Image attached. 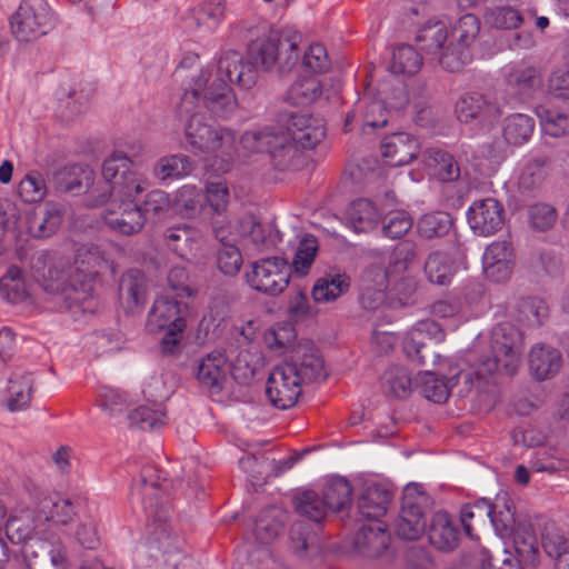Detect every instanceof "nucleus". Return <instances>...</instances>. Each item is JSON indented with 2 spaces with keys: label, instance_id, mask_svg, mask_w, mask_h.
<instances>
[{
  "label": "nucleus",
  "instance_id": "e433bc0d",
  "mask_svg": "<svg viewBox=\"0 0 569 569\" xmlns=\"http://www.w3.org/2000/svg\"><path fill=\"white\" fill-rule=\"evenodd\" d=\"M33 389L32 373L28 371H17L9 378L7 388L8 399L7 408L9 411H19L28 407Z\"/></svg>",
  "mask_w": 569,
  "mask_h": 569
},
{
  "label": "nucleus",
  "instance_id": "774afa93",
  "mask_svg": "<svg viewBox=\"0 0 569 569\" xmlns=\"http://www.w3.org/2000/svg\"><path fill=\"white\" fill-rule=\"evenodd\" d=\"M412 227V219L406 211L390 212L383 221V234L390 239L402 238Z\"/></svg>",
  "mask_w": 569,
  "mask_h": 569
},
{
  "label": "nucleus",
  "instance_id": "3c124183",
  "mask_svg": "<svg viewBox=\"0 0 569 569\" xmlns=\"http://www.w3.org/2000/svg\"><path fill=\"white\" fill-rule=\"evenodd\" d=\"M352 488L343 477L330 479L323 490V499L332 511H340L351 502Z\"/></svg>",
  "mask_w": 569,
  "mask_h": 569
},
{
  "label": "nucleus",
  "instance_id": "58836bf2",
  "mask_svg": "<svg viewBox=\"0 0 569 569\" xmlns=\"http://www.w3.org/2000/svg\"><path fill=\"white\" fill-rule=\"evenodd\" d=\"M453 227V218L446 211H432L422 214L417 221V233L423 240L446 237Z\"/></svg>",
  "mask_w": 569,
  "mask_h": 569
},
{
  "label": "nucleus",
  "instance_id": "72a5a7b5",
  "mask_svg": "<svg viewBox=\"0 0 569 569\" xmlns=\"http://www.w3.org/2000/svg\"><path fill=\"white\" fill-rule=\"evenodd\" d=\"M506 84L512 94L523 100L530 97L532 91L539 87L538 71L536 68L523 63L513 66L506 74Z\"/></svg>",
  "mask_w": 569,
  "mask_h": 569
},
{
  "label": "nucleus",
  "instance_id": "9b49d317",
  "mask_svg": "<svg viewBox=\"0 0 569 569\" xmlns=\"http://www.w3.org/2000/svg\"><path fill=\"white\" fill-rule=\"evenodd\" d=\"M170 481L166 477V472L153 467L146 466L142 468L140 479L133 483L130 491L132 501H139L148 516L153 517V523L166 521L159 512L160 492L168 490Z\"/></svg>",
  "mask_w": 569,
  "mask_h": 569
},
{
  "label": "nucleus",
  "instance_id": "6ab92c4d",
  "mask_svg": "<svg viewBox=\"0 0 569 569\" xmlns=\"http://www.w3.org/2000/svg\"><path fill=\"white\" fill-rule=\"evenodd\" d=\"M467 221L476 234L480 237L492 236L503 226V206L491 197L476 200L468 209Z\"/></svg>",
  "mask_w": 569,
  "mask_h": 569
},
{
  "label": "nucleus",
  "instance_id": "13d9d810",
  "mask_svg": "<svg viewBox=\"0 0 569 569\" xmlns=\"http://www.w3.org/2000/svg\"><path fill=\"white\" fill-rule=\"evenodd\" d=\"M47 194V184L43 177L31 171L19 182L18 196L26 203H34L41 201Z\"/></svg>",
  "mask_w": 569,
  "mask_h": 569
},
{
  "label": "nucleus",
  "instance_id": "9d476101",
  "mask_svg": "<svg viewBox=\"0 0 569 569\" xmlns=\"http://www.w3.org/2000/svg\"><path fill=\"white\" fill-rule=\"evenodd\" d=\"M200 78H202V86L199 89V99L196 101V103L199 104V110L204 108L216 118L228 119L237 108V100L230 88V83L232 82L226 74H220L218 70L217 78L209 87H206L208 73L201 70L200 74L193 79V86L191 88L197 87L196 83ZM233 83L237 84L236 82Z\"/></svg>",
  "mask_w": 569,
  "mask_h": 569
},
{
  "label": "nucleus",
  "instance_id": "5fc2aeb1",
  "mask_svg": "<svg viewBox=\"0 0 569 569\" xmlns=\"http://www.w3.org/2000/svg\"><path fill=\"white\" fill-rule=\"evenodd\" d=\"M417 257L418 250L416 242L403 240L395 247L388 267L393 276L402 274L416 261Z\"/></svg>",
  "mask_w": 569,
  "mask_h": 569
},
{
  "label": "nucleus",
  "instance_id": "c756f323",
  "mask_svg": "<svg viewBox=\"0 0 569 569\" xmlns=\"http://www.w3.org/2000/svg\"><path fill=\"white\" fill-rule=\"evenodd\" d=\"M228 358L224 352L214 350L207 355L199 363L197 379L209 390L220 391L227 377Z\"/></svg>",
  "mask_w": 569,
  "mask_h": 569
},
{
  "label": "nucleus",
  "instance_id": "f03ea898",
  "mask_svg": "<svg viewBox=\"0 0 569 569\" xmlns=\"http://www.w3.org/2000/svg\"><path fill=\"white\" fill-rule=\"evenodd\" d=\"M301 34L291 29L271 31L248 43L246 59L234 50L224 52L219 59V72L236 82L240 89H251L258 79L259 69L270 70L278 64L280 72L290 71L299 60Z\"/></svg>",
  "mask_w": 569,
  "mask_h": 569
},
{
  "label": "nucleus",
  "instance_id": "4be33fe9",
  "mask_svg": "<svg viewBox=\"0 0 569 569\" xmlns=\"http://www.w3.org/2000/svg\"><path fill=\"white\" fill-rule=\"evenodd\" d=\"M381 154L392 167L409 164L417 158L420 146L418 140L407 132H396L385 137L380 143Z\"/></svg>",
  "mask_w": 569,
  "mask_h": 569
},
{
  "label": "nucleus",
  "instance_id": "a19ab883",
  "mask_svg": "<svg viewBox=\"0 0 569 569\" xmlns=\"http://www.w3.org/2000/svg\"><path fill=\"white\" fill-rule=\"evenodd\" d=\"M290 549L299 559H309L319 553L317 535L306 522H296L290 528Z\"/></svg>",
  "mask_w": 569,
  "mask_h": 569
},
{
  "label": "nucleus",
  "instance_id": "ea45409f",
  "mask_svg": "<svg viewBox=\"0 0 569 569\" xmlns=\"http://www.w3.org/2000/svg\"><path fill=\"white\" fill-rule=\"evenodd\" d=\"M535 126V119L530 116L523 113L511 114L503 120V139L509 146H522L530 140Z\"/></svg>",
  "mask_w": 569,
  "mask_h": 569
},
{
  "label": "nucleus",
  "instance_id": "f8f14e48",
  "mask_svg": "<svg viewBox=\"0 0 569 569\" xmlns=\"http://www.w3.org/2000/svg\"><path fill=\"white\" fill-rule=\"evenodd\" d=\"M176 550H178V537L172 536L171 526L167 521L153 523L150 537L136 549L134 569H162L160 556L163 557Z\"/></svg>",
  "mask_w": 569,
  "mask_h": 569
},
{
  "label": "nucleus",
  "instance_id": "680f3d73",
  "mask_svg": "<svg viewBox=\"0 0 569 569\" xmlns=\"http://www.w3.org/2000/svg\"><path fill=\"white\" fill-rule=\"evenodd\" d=\"M417 281L413 277L402 276L389 290V305L391 308H402L413 303Z\"/></svg>",
  "mask_w": 569,
  "mask_h": 569
},
{
  "label": "nucleus",
  "instance_id": "cd10ccee",
  "mask_svg": "<svg viewBox=\"0 0 569 569\" xmlns=\"http://www.w3.org/2000/svg\"><path fill=\"white\" fill-rule=\"evenodd\" d=\"M562 366V357L558 349L543 345H535L529 353V369L538 381L552 378Z\"/></svg>",
  "mask_w": 569,
  "mask_h": 569
},
{
  "label": "nucleus",
  "instance_id": "0e129e2a",
  "mask_svg": "<svg viewBox=\"0 0 569 569\" xmlns=\"http://www.w3.org/2000/svg\"><path fill=\"white\" fill-rule=\"evenodd\" d=\"M249 238L258 250H266L274 247L280 240L281 234L273 224H262L253 221L249 231Z\"/></svg>",
  "mask_w": 569,
  "mask_h": 569
},
{
  "label": "nucleus",
  "instance_id": "e2e57ef3",
  "mask_svg": "<svg viewBox=\"0 0 569 569\" xmlns=\"http://www.w3.org/2000/svg\"><path fill=\"white\" fill-rule=\"evenodd\" d=\"M223 13V0H208L194 12L192 19L197 27L204 26L212 30L220 23Z\"/></svg>",
  "mask_w": 569,
  "mask_h": 569
},
{
  "label": "nucleus",
  "instance_id": "473e14b6",
  "mask_svg": "<svg viewBox=\"0 0 569 569\" xmlns=\"http://www.w3.org/2000/svg\"><path fill=\"white\" fill-rule=\"evenodd\" d=\"M509 538H512L516 557L522 563L531 567L539 563L538 540L529 522L519 521Z\"/></svg>",
  "mask_w": 569,
  "mask_h": 569
},
{
  "label": "nucleus",
  "instance_id": "412c9836",
  "mask_svg": "<svg viewBox=\"0 0 569 569\" xmlns=\"http://www.w3.org/2000/svg\"><path fill=\"white\" fill-rule=\"evenodd\" d=\"M459 371H469V369H460L458 366H453L450 368V377H439L435 372L423 371L418 376V387L423 397L436 403L445 402L453 388L460 385L462 387L458 390V395L463 396L470 391L471 387L460 393L466 388V385L463 378H453Z\"/></svg>",
  "mask_w": 569,
  "mask_h": 569
},
{
  "label": "nucleus",
  "instance_id": "79ce46f5",
  "mask_svg": "<svg viewBox=\"0 0 569 569\" xmlns=\"http://www.w3.org/2000/svg\"><path fill=\"white\" fill-rule=\"evenodd\" d=\"M282 510L276 507H268L260 511L254 521L253 533L261 543L273 541L283 528Z\"/></svg>",
  "mask_w": 569,
  "mask_h": 569
},
{
  "label": "nucleus",
  "instance_id": "052dcab7",
  "mask_svg": "<svg viewBox=\"0 0 569 569\" xmlns=\"http://www.w3.org/2000/svg\"><path fill=\"white\" fill-rule=\"evenodd\" d=\"M486 22L497 29H516L521 26V13L512 7H495L485 13Z\"/></svg>",
  "mask_w": 569,
  "mask_h": 569
},
{
  "label": "nucleus",
  "instance_id": "2eb2a0df",
  "mask_svg": "<svg viewBox=\"0 0 569 569\" xmlns=\"http://www.w3.org/2000/svg\"><path fill=\"white\" fill-rule=\"evenodd\" d=\"M445 338V332L440 325L435 320H421L417 322L408 332L403 340V352L407 358L418 366L427 363V357L433 360L436 353L428 345L429 341L440 342Z\"/></svg>",
  "mask_w": 569,
  "mask_h": 569
},
{
  "label": "nucleus",
  "instance_id": "ddd939ff",
  "mask_svg": "<svg viewBox=\"0 0 569 569\" xmlns=\"http://www.w3.org/2000/svg\"><path fill=\"white\" fill-rule=\"evenodd\" d=\"M460 268H467V248L457 241L452 252L431 250L426 257L423 272L429 282L448 286Z\"/></svg>",
  "mask_w": 569,
  "mask_h": 569
},
{
  "label": "nucleus",
  "instance_id": "a18cd8bd",
  "mask_svg": "<svg viewBox=\"0 0 569 569\" xmlns=\"http://www.w3.org/2000/svg\"><path fill=\"white\" fill-rule=\"evenodd\" d=\"M193 169V163L186 154H171L160 158L154 167L153 174L164 181L180 179L188 176Z\"/></svg>",
  "mask_w": 569,
  "mask_h": 569
},
{
  "label": "nucleus",
  "instance_id": "7ed1b4c3",
  "mask_svg": "<svg viewBox=\"0 0 569 569\" xmlns=\"http://www.w3.org/2000/svg\"><path fill=\"white\" fill-rule=\"evenodd\" d=\"M522 332L511 322H501L492 328L490 337L489 356L483 355L477 359L470 353L469 361H473L469 371H459L453 378H463L468 390L473 385V379L486 380L495 372L513 376L517 372L519 356L523 349Z\"/></svg>",
  "mask_w": 569,
  "mask_h": 569
},
{
  "label": "nucleus",
  "instance_id": "8fccbe9b",
  "mask_svg": "<svg viewBox=\"0 0 569 569\" xmlns=\"http://www.w3.org/2000/svg\"><path fill=\"white\" fill-rule=\"evenodd\" d=\"M214 234L221 243L216 254L218 269L223 274L233 277L240 271L243 263L242 254L236 244L223 241L220 231L214 230Z\"/></svg>",
  "mask_w": 569,
  "mask_h": 569
},
{
  "label": "nucleus",
  "instance_id": "5701e85b",
  "mask_svg": "<svg viewBox=\"0 0 569 569\" xmlns=\"http://www.w3.org/2000/svg\"><path fill=\"white\" fill-rule=\"evenodd\" d=\"M96 178L94 171L84 164H70L57 169L51 174V183L58 192L80 196Z\"/></svg>",
  "mask_w": 569,
  "mask_h": 569
},
{
  "label": "nucleus",
  "instance_id": "69168bd1",
  "mask_svg": "<svg viewBox=\"0 0 569 569\" xmlns=\"http://www.w3.org/2000/svg\"><path fill=\"white\" fill-rule=\"evenodd\" d=\"M529 222L531 228L538 231L550 230L558 220V212L549 203H536L529 208Z\"/></svg>",
  "mask_w": 569,
  "mask_h": 569
},
{
  "label": "nucleus",
  "instance_id": "1a4fd4ad",
  "mask_svg": "<svg viewBox=\"0 0 569 569\" xmlns=\"http://www.w3.org/2000/svg\"><path fill=\"white\" fill-rule=\"evenodd\" d=\"M102 177L112 187L114 198H134L144 190V181L137 172L133 161L116 151L102 163Z\"/></svg>",
  "mask_w": 569,
  "mask_h": 569
},
{
  "label": "nucleus",
  "instance_id": "4c0bfd02",
  "mask_svg": "<svg viewBox=\"0 0 569 569\" xmlns=\"http://www.w3.org/2000/svg\"><path fill=\"white\" fill-rule=\"evenodd\" d=\"M350 288V277L345 272H330L319 278L312 288V297L319 303L335 301Z\"/></svg>",
  "mask_w": 569,
  "mask_h": 569
},
{
  "label": "nucleus",
  "instance_id": "bf43d9fd",
  "mask_svg": "<svg viewBox=\"0 0 569 569\" xmlns=\"http://www.w3.org/2000/svg\"><path fill=\"white\" fill-rule=\"evenodd\" d=\"M537 116L546 134L557 138L569 132V116L566 113L541 107Z\"/></svg>",
  "mask_w": 569,
  "mask_h": 569
},
{
  "label": "nucleus",
  "instance_id": "338daca9",
  "mask_svg": "<svg viewBox=\"0 0 569 569\" xmlns=\"http://www.w3.org/2000/svg\"><path fill=\"white\" fill-rule=\"evenodd\" d=\"M489 518L496 533L502 539L509 538L512 530L518 525L515 519V512L507 502L503 503L502 508H500L498 503H495Z\"/></svg>",
  "mask_w": 569,
  "mask_h": 569
},
{
  "label": "nucleus",
  "instance_id": "b1692460",
  "mask_svg": "<svg viewBox=\"0 0 569 569\" xmlns=\"http://www.w3.org/2000/svg\"><path fill=\"white\" fill-rule=\"evenodd\" d=\"M390 535L381 521L363 523L355 533L353 548L365 557H378L389 546Z\"/></svg>",
  "mask_w": 569,
  "mask_h": 569
},
{
  "label": "nucleus",
  "instance_id": "4d7b16f0",
  "mask_svg": "<svg viewBox=\"0 0 569 569\" xmlns=\"http://www.w3.org/2000/svg\"><path fill=\"white\" fill-rule=\"evenodd\" d=\"M318 240L312 234H306L298 244L293 261L292 268L295 271L301 276H306L315 261L316 254L318 252Z\"/></svg>",
  "mask_w": 569,
  "mask_h": 569
},
{
  "label": "nucleus",
  "instance_id": "c03bdc74",
  "mask_svg": "<svg viewBox=\"0 0 569 569\" xmlns=\"http://www.w3.org/2000/svg\"><path fill=\"white\" fill-rule=\"evenodd\" d=\"M517 320L528 327H539L549 317V308L538 297H526L516 305Z\"/></svg>",
  "mask_w": 569,
  "mask_h": 569
},
{
  "label": "nucleus",
  "instance_id": "09e8293b",
  "mask_svg": "<svg viewBox=\"0 0 569 569\" xmlns=\"http://www.w3.org/2000/svg\"><path fill=\"white\" fill-rule=\"evenodd\" d=\"M422 66L420 53L409 44H401L393 50L390 69L398 74H416Z\"/></svg>",
  "mask_w": 569,
  "mask_h": 569
},
{
  "label": "nucleus",
  "instance_id": "2f4dec72",
  "mask_svg": "<svg viewBox=\"0 0 569 569\" xmlns=\"http://www.w3.org/2000/svg\"><path fill=\"white\" fill-rule=\"evenodd\" d=\"M62 218L63 207L59 203L47 202L43 210L33 212L28 218V231L33 238H48L58 230Z\"/></svg>",
  "mask_w": 569,
  "mask_h": 569
},
{
  "label": "nucleus",
  "instance_id": "39448f33",
  "mask_svg": "<svg viewBox=\"0 0 569 569\" xmlns=\"http://www.w3.org/2000/svg\"><path fill=\"white\" fill-rule=\"evenodd\" d=\"M93 273L78 266L59 268L53 266L48 270L44 290L54 297V303L60 308L71 309L82 305L93 291Z\"/></svg>",
  "mask_w": 569,
  "mask_h": 569
},
{
  "label": "nucleus",
  "instance_id": "a878e982",
  "mask_svg": "<svg viewBox=\"0 0 569 569\" xmlns=\"http://www.w3.org/2000/svg\"><path fill=\"white\" fill-rule=\"evenodd\" d=\"M148 283L144 273L139 269L124 272L119 281V296L129 313L142 309L147 301Z\"/></svg>",
  "mask_w": 569,
  "mask_h": 569
},
{
  "label": "nucleus",
  "instance_id": "dca6fc26",
  "mask_svg": "<svg viewBox=\"0 0 569 569\" xmlns=\"http://www.w3.org/2000/svg\"><path fill=\"white\" fill-rule=\"evenodd\" d=\"M106 226L123 236L139 233L146 224V217L133 198H114L103 217Z\"/></svg>",
  "mask_w": 569,
  "mask_h": 569
},
{
  "label": "nucleus",
  "instance_id": "864d4df0",
  "mask_svg": "<svg viewBox=\"0 0 569 569\" xmlns=\"http://www.w3.org/2000/svg\"><path fill=\"white\" fill-rule=\"evenodd\" d=\"M0 293L9 302L18 303L28 297L22 271L17 266H11L0 279Z\"/></svg>",
  "mask_w": 569,
  "mask_h": 569
},
{
  "label": "nucleus",
  "instance_id": "393cba45",
  "mask_svg": "<svg viewBox=\"0 0 569 569\" xmlns=\"http://www.w3.org/2000/svg\"><path fill=\"white\" fill-rule=\"evenodd\" d=\"M511 243L495 241L490 243L482 256V266L487 277L496 282L506 281L512 271Z\"/></svg>",
  "mask_w": 569,
  "mask_h": 569
},
{
  "label": "nucleus",
  "instance_id": "4468645a",
  "mask_svg": "<svg viewBox=\"0 0 569 569\" xmlns=\"http://www.w3.org/2000/svg\"><path fill=\"white\" fill-rule=\"evenodd\" d=\"M282 363L302 385L317 382L327 377L323 358L310 341L295 346Z\"/></svg>",
  "mask_w": 569,
  "mask_h": 569
},
{
  "label": "nucleus",
  "instance_id": "c85d7f7f",
  "mask_svg": "<svg viewBox=\"0 0 569 569\" xmlns=\"http://www.w3.org/2000/svg\"><path fill=\"white\" fill-rule=\"evenodd\" d=\"M392 492L383 485H369L358 498L359 513L368 521H380L388 510Z\"/></svg>",
  "mask_w": 569,
  "mask_h": 569
},
{
  "label": "nucleus",
  "instance_id": "6e6d98bb",
  "mask_svg": "<svg viewBox=\"0 0 569 569\" xmlns=\"http://www.w3.org/2000/svg\"><path fill=\"white\" fill-rule=\"evenodd\" d=\"M127 418L132 425L143 430H152L164 425L166 413L161 405H157L156 408L140 406L130 411Z\"/></svg>",
  "mask_w": 569,
  "mask_h": 569
},
{
  "label": "nucleus",
  "instance_id": "603ef678",
  "mask_svg": "<svg viewBox=\"0 0 569 569\" xmlns=\"http://www.w3.org/2000/svg\"><path fill=\"white\" fill-rule=\"evenodd\" d=\"M381 380L386 390L396 398H407L411 392V377L403 367L392 366L388 368Z\"/></svg>",
  "mask_w": 569,
  "mask_h": 569
},
{
  "label": "nucleus",
  "instance_id": "c9c22d12",
  "mask_svg": "<svg viewBox=\"0 0 569 569\" xmlns=\"http://www.w3.org/2000/svg\"><path fill=\"white\" fill-rule=\"evenodd\" d=\"M346 219L355 232H368L378 224L379 212L370 200L360 198L350 203Z\"/></svg>",
  "mask_w": 569,
  "mask_h": 569
},
{
  "label": "nucleus",
  "instance_id": "bb28decb",
  "mask_svg": "<svg viewBox=\"0 0 569 569\" xmlns=\"http://www.w3.org/2000/svg\"><path fill=\"white\" fill-rule=\"evenodd\" d=\"M415 41L421 51L435 57L440 64V58L447 51L449 43L446 23L436 19L428 20L418 29Z\"/></svg>",
  "mask_w": 569,
  "mask_h": 569
},
{
  "label": "nucleus",
  "instance_id": "20e7f679",
  "mask_svg": "<svg viewBox=\"0 0 569 569\" xmlns=\"http://www.w3.org/2000/svg\"><path fill=\"white\" fill-rule=\"evenodd\" d=\"M196 88L184 91L178 107V114L186 118L184 138L189 149L197 153H210L221 150L231 158L236 152L237 134L228 128L214 127L199 110V89L202 78L197 81Z\"/></svg>",
  "mask_w": 569,
  "mask_h": 569
},
{
  "label": "nucleus",
  "instance_id": "f704fd0d",
  "mask_svg": "<svg viewBox=\"0 0 569 569\" xmlns=\"http://www.w3.org/2000/svg\"><path fill=\"white\" fill-rule=\"evenodd\" d=\"M428 168L442 182L457 181L460 177V167L455 157L441 148H428L425 151Z\"/></svg>",
  "mask_w": 569,
  "mask_h": 569
},
{
  "label": "nucleus",
  "instance_id": "37998d69",
  "mask_svg": "<svg viewBox=\"0 0 569 569\" xmlns=\"http://www.w3.org/2000/svg\"><path fill=\"white\" fill-rule=\"evenodd\" d=\"M321 94V82L316 77H305L290 86L284 100L292 106L307 107L317 101Z\"/></svg>",
  "mask_w": 569,
  "mask_h": 569
},
{
  "label": "nucleus",
  "instance_id": "aec40b11",
  "mask_svg": "<svg viewBox=\"0 0 569 569\" xmlns=\"http://www.w3.org/2000/svg\"><path fill=\"white\" fill-rule=\"evenodd\" d=\"M455 112L460 122L478 120L486 127L493 126L501 117L500 108L479 92L462 94L456 102Z\"/></svg>",
  "mask_w": 569,
  "mask_h": 569
},
{
  "label": "nucleus",
  "instance_id": "a211bd4d",
  "mask_svg": "<svg viewBox=\"0 0 569 569\" xmlns=\"http://www.w3.org/2000/svg\"><path fill=\"white\" fill-rule=\"evenodd\" d=\"M301 386L299 378L289 373L283 363H280L268 377L266 395L273 407L286 410L297 403L302 391Z\"/></svg>",
  "mask_w": 569,
  "mask_h": 569
},
{
  "label": "nucleus",
  "instance_id": "0eeeda50",
  "mask_svg": "<svg viewBox=\"0 0 569 569\" xmlns=\"http://www.w3.org/2000/svg\"><path fill=\"white\" fill-rule=\"evenodd\" d=\"M480 32V21L472 13H466L453 24L447 51L440 58V66L450 72L460 71L471 59L470 46Z\"/></svg>",
  "mask_w": 569,
  "mask_h": 569
},
{
  "label": "nucleus",
  "instance_id": "f3484780",
  "mask_svg": "<svg viewBox=\"0 0 569 569\" xmlns=\"http://www.w3.org/2000/svg\"><path fill=\"white\" fill-rule=\"evenodd\" d=\"M186 305L170 296L157 298L148 313L146 328L151 333L162 330L184 331Z\"/></svg>",
  "mask_w": 569,
  "mask_h": 569
},
{
  "label": "nucleus",
  "instance_id": "423d86ee",
  "mask_svg": "<svg viewBox=\"0 0 569 569\" xmlns=\"http://www.w3.org/2000/svg\"><path fill=\"white\" fill-rule=\"evenodd\" d=\"M10 24L18 41L29 42L51 32L58 24V16L46 0H22Z\"/></svg>",
  "mask_w": 569,
  "mask_h": 569
},
{
  "label": "nucleus",
  "instance_id": "7c9ffc66",
  "mask_svg": "<svg viewBox=\"0 0 569 569\" xmlns=\"http://www.w3.org/2000/svg\"><path fill=\"white\" fill-rule=\"evenodd\" d=\"M428 538L439 550H452L459 540V528L448 512L440 511L432 516Z\"/></svg>",
  "mask_w": 569,
  "mask_h": 569
},
{
  "label": "nucleus",
  "instance_id": "f257e3e1",
  "mask_svg": "<svg viewBox=\"0 0 569 569\" xmlns=\"http://www.w3.org/2000/svg\"><path fill=\"white\" fill-rule=\"evenodd\" d=\"M326 136L323 119L305 112L280 111L278 123L247 130L240 139L250 152H267L274 168L287 170L300 157L297 146L313 149Z\"/></svg>",
  "mask_w": 569,
  "mask_h": 569
},
{
  "label": "nucleus",
  "instance_id": "49530a36",
  "mask_svg": "<svg viewBox=\"0 0 569 569\" xmlns=\"http://www.w3.org/2000/svg\"><path fill=\"white\" fill-rule=\"evenodd\" d=\"M297 512L319 523L328 513L329 507L322 496L313 490H306L295 498Z\"/></svg>",
  "mask_w": 569,
  "mask_h": 569
},
{
  "label": "nucleus",
  "instance_id": "6e6552de",
  "mask_svg": "<svg viewBox=\"0 0 569 569\" xmlns=\"http://www.w3.org/2000/svg\"><path fill=\"white\" fill-rule=\"evenodd\" d=\"M291 267L282 257L261 258L246 272L248 286L267 296L280 295L289 284Z\"/></svg>",
  "mask_w": 569,
  "mask_h": 569
},
{
  "label": "nucleus",
  "instance_id": "de8ad7c7",
  "mask_svg": "<svg viewBox=\"0 0 569 569\" xmlns=\"http://www.w3.org/2000/svg\"><path fill=\"white\" fill-rule=\"evenodd\" d=\"M41 510L46 515L47 520L62 526L72 522L77 513L74 503L70 499L59 496L43 499Z\"/></svg>",
  "mask_w": 569,
  "mask_h": 569
}]
</instances>
